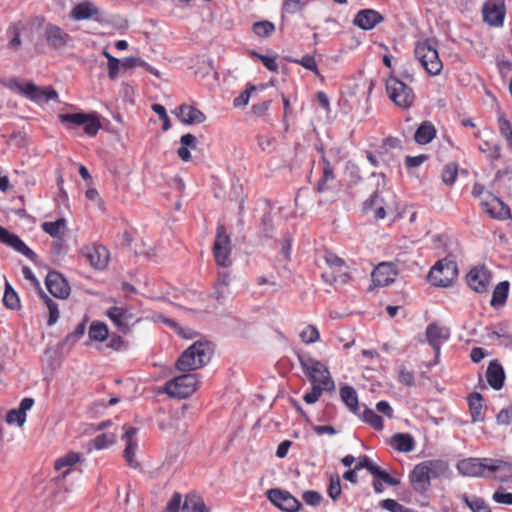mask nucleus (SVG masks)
Returning <instances> with one entry per match:
<instances>
[{
	"mask_svg": "<svg viewBox=\"0 0 512 512\" xmlns=\"http://www.w3.org/2000/svg\"><path fill=\"white\" fill-rule=\"evenodd\" d=\"M0 83L7 89L20 94L37 104L46 103L58 98L57 92L51 87H38L32 82H23L18 78L0 80Z\"/></svg>",
	"mask_w": 512,
	"mask_h": 512,
	"instance_id": "obj_1",
	"label": "nucleus"
},
{
	"mask_svg": "<svg viewBox=\"0 0 512 512\" xmlns=\"http://www.w3.org/2000/svg\"><path fill=\"white\" fill-rule=\"evenodd\" d=\"M211 354L210 342L206 340L195 341L177 360V369L184 372L199 369L209 362Z\"/></svg>",
	"mask_w": 512,
	"mask_h": 512,
	"instance_id": "obj_2",
	"label": "nucleus"
},
{
	"mask_svg": "<svg viewBox=\"0 0 512 512\" xmlns=\"http://www.w3.org/2000/svg\"><path fill=\"white\" fill-rule=\"evenodd\" d=\"M299 363L312 385L319 384L330 390L335 389V383L328 368L309 354L298 356Z\"/></svg>",
	"mask_w": 512,
	"mask_h": 512,
	"instance_id": "obj_3",
	"label": "nucleus"
},
{
	"mask_svg": "<svg viewBox=\"0 0 512 512\" xmlns=\"http://www.w3.org/2000/svg\"><path fill=\"white\" fill-rule=\"evenodd\" d=\"M415 57L421 66L431 76H437L441 73L443 64L439 58L436 47L430 40L420 41L414 49Z\"/></svg>",
	"mask_w": 512,
	"mask_h": 512,
	"instance_id": "obj_4",
	"label": "nucleus"
},
{
	"mask_svg": "<svg viewBox=\"0 0 512 512\" xmlns=\"http://www.w3.org/2000/svg\"><path fill=\"white\" fill-rule=\"evenodd\" d=\"M457 265L455 261L444 258L439 260L430 270L429 282L438 287H448L457 277Z\"/></svg>",
	"mask_w": 512,
	"mask_h": 512,
	"instance_id": "obj_5",
	"label": "nucleus"
},
{
	"mask_svg": "<svg viewBox=\"0 0 512 512\" xmlns=\"http://www.w3.org/2000/svg\"><path fill=\"white\" fill-rule=\"evenodd\" d=\"M386 91L390 100L400 108H409L414 102L413 90L395 76L386 80Z\"/></svg>",
	"mask_w": 512,
	"mask_h": 512,
	"instance_id": "obj_6",
	"label": "nucleus"
},
{
	"mask_svg": "<svg viewBox=\"0 0 512 512\" xmlns=\"http://www.w3.org/2000/svg\"><path fill=\"white\" fill-rule=\"evenodd\" d=\"M323 258L330 269L322 273L323 280L328 284H346L350 276L344 260L331 252H325Z\"/></svg>",
	"mask_w": 512,
	"mask_h": 512,
	"instance_id": "obj_7",
	"label": "nucleus"
},
{
	"mask_svg": "<svg viewBox=\"0 0 512 512\" xmlns=\"http://www.w3.org/2000/svg\"><path fill=\"white\" fill-rule=\"evenodd\" d=\"M198 385L196 374H183L165 384L164 392L170 397L186 398L194 393Z\"/></svg>",
	"mask_w": 512,
	"mask_h": 512,
	"instance_id": "obj_8",
	"label": "nucleus"
},
{
	"mask_svg": "<svg viewBox=\"0 0 512 512\" xmlns=\"http://www.w3.org/2000/svg\"><path fill=\"white\" fill-rule=\"evenodd\" d=\"M59 119L61 123L66 125L67 129H71L74 126H83L84 132L89 136H95L101 128L100 120L96 114H61Z\"/></svg>",
	"mask_w": 512,
	"mask_h": 512,
	"instance_id": "obj_9",
	"label": "nucleus"
},
{
	"mask_svg": "<svg viewBox=\"0 0 512 512\" xmlns=\"http://www.w3.org/2000/svg\"><path fill=\"white\" fill-rule=\"evenodd\" d=\"M214 257L218 265L227 267L230 265L231 244L230 237L223 224L217 226L216 238L214 242Z\"/></svg>",
	"mask_w": 512,
	"mask_h": 512,
	"instance_id": "obj_10",
	"label": "nucleus"
},
{
	"mask_svg": "<svg viewBox=\"0 0 512 512\" xmlns=\"http://www.w3.org/2000/svg\"><path fill=\"white\" fill-rule=\"evenodd\" d=\"M490 458H467L458 462L457 469L469 477H489Z\"/></svg>",
	"mask_w": 512,
	"mask_h": 512,
	"instance_id": "obj_11",
	"label": "nucleus"
},
{
	"mask_svg": "<svg viewBox=\"0 0 512 512\" xmlns=\"http://www.w3.org/2000/svg\"><path fill=\"white\" fill-rule=\"evenodd\" d=\"M469 287L480 294L487 293L491 283V273L484 265H477L470 269L466 276Z\"/></svg>",
	"mask_w": 512,
	"mask_h": 512,
	"instance_id": "obj_12",
	"label": "nucleus"
},
{
	"mask_svg": "<svg viewBox=\"0 0 512 512\" xmlns=\"http://www.w3.org/2000/svg\"><path fill=\"white\" fill-rule=\"evenodd\" d=\"M81 255L87 259L91 267L97 270L106 268L109 262L108 250L99 244L84 245L80 250Z\"/></svg>",
	"mask_w": 512,
	"mask_h": 512,
	"instance_id": "obj_13",
	"label": "nucleus"
},
{
	"mask_svg": "<svg viewBox=\"0 0 512 512\" xmlns=\"http://www.w3.org/2000/svg\"><path fill=\"white\" fill-rule=\"evenodd\" d=\"M106 316L122 332H128L138 320L134 319L131 310L124 306H113L106 311Z\"/></svg>",
	"mask_w": 512,
	"mask_h": 512,
	"instance_id": "obj_14",
	"label": "nucleus"
},
{
	"mask_svg": "<svg viewBox=\"0 0 512 512\" xmlns=\"http://www.w3.org/2000/svg\"><path fill=\"white\" fill-rule=\"evenodd\" d=\"M268 498L276 507L286 512H296L300 508L299 501L284 490L272 489L268 492Z\"/></svg>",
	"mask_w": 512,
	"mask_h": 512,
	"instance_id": "obj_15",
	"label": "nucleus"
},
{
	"mask_svg": "<svg viewBox=\"0 0 512 512\" xmlns=\"http://www.w3.org/2000/svg\"><path fill=\"white\" fill-rule=\"evenodd\" d=\"M450 337V331L444 326L437 324H430L426 329V338L429 345L434 349L436 359L440 355L441 346L448 341Z\"/></svg>",
	"mask_w": 512,
	"mask_h": 512,
	"instance_id": "obj_16",
	"label": "nucleus"
},
{
	"mask_svg": "<svg viewBox=\"0 0 512 512\" xmlns=\"http://www.w3.org/2000/svg\"><path fill=\"white\" fill-rule=\"evenodd\" d=\"M124 434L122 439L125 441L124 458L129 466L133 468L138 467V462L135 459L138 442L136 436L138 429L131 426H124Z\"/></svg>",
	"mask_w": 512,
	"mask_h": 512,
	"instance_id": "obj_17",
	"label": "nucleus"
},
{
	"mask_svg": "<svg viewBox=\"0 0 512 512\" xmlns=\"http://www.w3.org/2000/svg\"><path fill=\"white\" fill-rule=\"evenodd\" d=\"M388 196L393 199V195L391 193H387ZM393 206V201H387L380 194L379 191H376L369 200H367L364 204V209L366 211L372 210L374 212V217L377 219H383L386 216V210H391Z\"/></svg>",
	"mask_w": 512,
	"mask_h": 512,
	"instance_id": "obj_18",
	"label": "nucleus"
},
{
	"mask_svg": "<svg viewBox=\"0 0 512 512\" xmlns=\"http://www.w3.org/2000/svg\"><path fill=\"white\" fill-rule=\"evenodd\" d=\"M0 242L7 244L32 261L36 258V254L16 234L10 233L2 226H0Z\"/></svg>",
	"mask_w": 512,
	"mask_h": 512,
	"instance_id": "obj_19",
	"label": "nucleus"
},
{
	"mask_svg": "<svg viewBox=\"0 0 512 512\" xmlns=\"http://www.w3.org/2000/svg\"><path fill=\"white\" fill-rule=\"evenodd\" d=\"M397 271L389 262L380 263L372 272V282L375 286H387L394 282Z\"/></svg>",
	"mask_w": 512,
	"mask_h": 512,
	"instance_id": "obj_20",
	"label": "nucleus"
},
{
	"mask_svg": "<svg viewBox=\"0 0 512 512\" xmlns=\"http://www.w3.org/2000/svg\"><path fill=\"white\" fill-rule=\"evenodd\" d=\"M489 477L500 482H512V462L500 458H490Z\"/></svg>",
	"mask_w": 512,
	"mask_h": 512,
	"instance_id": "obj_21",
	"label": "nucleus"
},
{
	"mask_svg": "<svg viewBox=\"0 0 512 512\" xmlns=\"http://www.w3.org/2000/svg\"><path fill=\"white\" fill-rule=\"evenodd\" d=\"M174 113L186 125L201 124L206 120V116L202 111L188 104L179 106L175 109Z\"/></svg>",
	"mask_w": 512,
	"mask_h": 512,
	"instance_id": "obj_22",
	"label": "nucleus"
},
{
	"mask_svg": "<svg viewBox=\"0 0 512 512\" xmlns=\"http://www.w3.org/2000/svg\"><path fill=\"white\" fill-rule=\"evenodd\" d=\"M384 20L383 16L373 9H363L354 17L353 23L362 30H371Z\"/></svg>",
	"mask_w": 512,
	"mask_h": 512,
	"instance_id": "obj_23",
	"label": "nucleus"
},
{
	"mask_svg": "<svg viewBox=\"0 0 512 512\" xmlns=\"http://www.w3.org/2000/svg\"><path fill=\"white\" fill-rule=\"evenodd\" d=\"M483 17L486 23L499 27L503 25L505 9L502 2H488L483 8Z\"/></svg>",
	"mask_w": 512,
	"mask_h": 512,
	"instance_id": "obj_24",
	"label": "nucleus"
},
{
	"mask_svg": "<svg viewBox=\"0 0 512 512\" xmlns=\"http://www.w3.org/2000/svg\"><path fill=\"white\" fill-rule=\"evenodd\" d=\"M46 287L48 291L57 298H66L70 293V288L66 280L56 272L48 273L46 277Z\"/></svg>",
	"mask_w": 512,
	"mask_h": 512,
	"instance_id": "obj_25",
	"label": "nucleus"
},
{
	"mask_svg": "<svg viewBox=\"0 0 512 512\" xmlns=\"http://www.w3.org/2000/svg\"><path fill=\"white\" fill-rule=\"evenodd\" d=\"M481 205L493 218L506 219L510 216L509 208L497 197L490 196V200H481Z\"/></svg>",
	"mask_w": 512,
	"mask_h": 512,
	"instance_id": "obj_26",
	"label": "nucleus"
},
{
	"mask_svg": "<svg viewBox=\"0 0 512 512\" xmlns=\"http://www.w3.org/2000/svg\"><path fill=\"white\" fill-rule=\"evenodd\" d=\"M100 10L90 1L77 4L71 11V17L76 21L98 19Z\"/></svg>",
	"mask_w": 512,
	"mask_h": 512,
	"instance_id": "obj_27",
	"label": "nucleus"
},
{
	"mask_svg": "<svg viewBox=\"0 0 512 512\" xmlns=\"http://www.w3.org/2000/svg\"><path fill=\"white\" fill-rule=\"evenodd\" d=\"M187 408V405H183L181 408L174 410L171 414L164 416L158 422L159 428L168 434H172L175 430L180 429L177 422L184 416Z\"/></svg>",
	"mask_w": 512,
	"mask_h": 512,
	"instance_id": "obj_28",
	"label": "nucleus"
},
{
	"mask_svg": "<svg viewBox=\"0 0 512 512\" xmlns=\"http://www.w3.org/2000/svg\"><path fill=\"white\" fill-rule=\"evenodd\" d=\"M411 483L415 490H426L430 485V478L428 476L424 462L417 464L410 475Z\"/></svg>",
	"mask_w": 512,
	"mask_h": 512,
	"instance_id": "obj_29",
	"label": "nucleus"
},
{
	"mask_svg": "<svg viewBox=\"0 0 512 512\" xmlns=\"http://www.w3.org/2000/svg\"><path fill=\"white\" fill-rule=\"evenodd\" d=\"M486 377L489 385L495 389L500 390L503 387L505 374L503 367L496 361H492L486 372Z\"/></svg>",
	"mask_w": 512,
	"mask_h": 512,
	"instance_id": "obj_30",
	"label": "nucleus"
},
{
	"mask_svg": "<svg viewBox=\"0 0 512 512\" xmlns=\"http://www.w3.org/2000/svg\"><path fill=\"white\" fill-rule=\"evenodd\" d=\"M41 228L51 237L61 240L67 230V221L64 218H60L52 222H43Z\"/></svg>",
	"mask_w": 512,
	"mask_h": 512,
	"instance_id": "obj_31",
	"label": "nucleus"
},
{
	"mask_svg": "<svg viewBox=\"0 0 512 512\" xmlns=\"http://www.w3.org/2000/svg\"><path fill=\"white\" fill-rule=\"evenodd\" d=\"M81 460V454H79L78 452L70 451L56 459L54 463V468L57 471H61L62 469L66 468V470L63 471V475L66 476L69 473L70 468L75 464L79 463Z\"/></svg>",
	"mask_w": 512,
	"mask_h": 512,
	"instance_id": "obj_32",
	"label": "nucleus"
},
{
	"mask_svg": "<svg viewBox=\"0 0 512 512\" xmlns=\"http://www.w3.org/2000/svg\"><path fill=\"white\" fill-rule=\"evenodd\" d=\"M436 136L434 125L429 122H423L415 132L414 140L421 145L430 143Z\"/></svg>",
	"mask_w": 512,
	"mask_h": 512,
	"instance_id": "obj_33",
	"label": "nucleus"
},
{
	"mask_svg": "<svg viewBox=\"0 0 512 512\" xmlns=\"http://www.w3.org/2000/svg\"><path fill=\"white\" fill-rule=\"evenodd\" d=\"M231 282V276L229 273H221L215 282L213 296L216 300L222 301L228 295H230L229 285Z\"/></svg>",
	"mask_w": 512,
	"mask_h": 512,
	"instance_id": "obj_34",
	"label": "nucleus"
},
{
	"mask_svg": "<svg viewBox=\"0 0 512 512\" xmlns=\"http://www.w3.org/2000/svg\"><path fill=\"white\" fill-rule=\"evenodd\" d=\"M116 442V435L112 432L102 433L94 437L88 444V452L92 450H103Z\"/></svg>",
	"mask_w": 512,
	"mask_h": 512,
	"instance_id": "obj_35",
	"label": "nucleus"
},
{
	"mask_svg": "<svg viewBox=\"0 0 512 512\" xmlns=\"http://www.w3.org/2000/svg\"><path fill=\"white\" fill-rule=\"evenodd\" d=\"M180 144L177 153L181 160L187 162L191 159L190 149L194 150L196 148L197 140L196 137L192 134H184L180 138Z\"/></svg>",
	"mask_w": 512,
	"mask_h": 512,
	"instance_id": "obj_36",
	"label": "nucleus"
},
{
	"mask_svg": "<svg viewBox=\"0 0 512 512\" xmlns=\"http://www.w3.org/2000/svg\"><path fill=\"white\" fill-rule=\"evenodd\" d=\"M509 292V282L502 281L496 285L493 290L490 304L494 308L501 307L505 304Z\"/></svg>",
	"mask_w": 512,
	"mask_h": 512,
	"instance_id": "obj_37",
	"label": "nucleus"
},
{
	"mask_svg": "<svg viewBox=\"0 0 512 512\" xmlns=\"http://www.w3.org/2000/svg\"><path fill=\"white\" fill-rule=\"evenodd\" d=\"M391 444L396 450L404 453L411 452L414 449V440L408 434L398 433L393 435Z\"/></svg>",
	"mask_w": 512,
	"mask_h": 512,
	"instance_id": "obj_38",
	"label": "nucleus"
},
{
	"mask_svg": "<svg viewBox=\"0 0 512 512\" xmlns=\"http://www.w3.org/2000/svg\"><path fill=\"white\" fill-rule=\"evenodd\" d=\"M340 396L347 407L355 414H358V397L356 390L351 386H343L340 389Z\"/></svg>",
	"mask_w": 512,
	"mask_h": 512,
	"instance_id": "obj_39",
	"label": "nucleus"
},
{
	"mask_svg": "<svg viewBox=\"0 0 512 512\" xmlns=\"http://www.w3.org/2000/svg\"><path fill=\"white\" fill-rule=\"evenodd\" d=\"M68 35L57 26L46 28L47 41L54 47H61L66 44Z\"/></svg>",
	"mask_w": 512,
	"mask_h": 512,
	"instance_id": "obj_40",
	"label": "nucleus"
},
{
	"mask_svg": "<svg viewBox=\"0 0 512 512\" xmlns=\"http://www.w3.org/2000/svg\"><path fill=\"white\" fill-rule=\"evenodd\" d=\"M483 399L481 394L473 393L468 398L469 408L471 412V417L474 422L483 421L484 416L482 414L483 408Z\"/></svg>",
	"mask_w": 512,
	"mask_h": 512,
	"instance_id": "obj_41",
	"label": "nucleus"
},
{
	"mask_svg": "<svg viewBox=\"0 0 512 512\" xmlns=\"http://www.w3.org/2000/svg\"><path fill=\"white\" fill-rule=\"evenodd\" d=\"M89 339L92 341L103 342L109 335L108 327L100 321H93L89 327Z\"/></svg>",
	"mask_w": 512,
	"mask_h": 512,
	"instance_id": "obj_42",
	"label": "nucleus"
},
{
	"mask_svg": "<svg viewBox=\"0 0 512 512\" xmlns=\"http://www.w3.org/2000/svg\"><path fill=\"white\" fill-rule=\"evenodd\" d=\"M430 480L444 475L448 471V464L441 460L424 461Z\"/></svg>",
	"mask_w": 512,
	"mask_h": 512,
	"instance_id": "obj_43",
	"label": "nucleus"
},
{
	"mask_svg": "<svg viewBox=\"0 0 512 512\" xmlns=\"http://www.w3.org/2000/svg\"><path fill=\"white\" fill-rule=\"evenodd\" d=\"M360 416L364 422L371 425L374 429H383V419L379 415H377L372 409L365 408Z\"/></svg>",
	"mask_w": 512,
	"mask_h": 512,
	"instance_id": "obj_44",
	"label": "nucleus"
},
{
	"mask_svg": "<svg viewBox=\"0 0 512 512\" xmlns=\"http://www.w3.org/2000/svg\"><path fill=\"white\" fill-rule=\"evenodd\" d=\"M498 126L501 135L506 139L507 144L512 149V124L504 115L500 114L498 116Z\"/></svg>",
	"mask_w": 512,
	"mask_h": 512,
	"instance_id": "obj_45",
	"label": "nucleus"
},
{
	"mask_svg": "<svg viewBox=\"0 0 512 512\" xmlns=\"http://www.w3.org/2000/svg\"><path fill=\"white\" fill-rule=\"evenodd\" d=\"M163 322L172 327L174 331L183 339H193L197 335L193 329L189 327H182L173 320L164 318Z\"/></svg>",
	"mask_w": 512,
	"mask_h": 512,
	"instance_id": "obj_46",
	"label": "nucleus"
},
{
	"mask_svg": "<svg viewBox=\"0 0 512 512\" xmlns=\"http://www.w3.org/2000/svg\"><path fill=\"white\" fill-rule=\"evenodd\" d=\"M463 500L472 512H491L485 502L476 496L468 497L464 495Z\"/></svg>",
	"mask_w": 512,
	"mask_h": 512,
	"instance_id": "obj_47",
	"label": "nucleus"
},
{
	"mask_svg": "<svg viewBox=\"0 0 512 512\" xmlns=\"http://www.w3.org/2000/svg\"><path fill=\"white\" fill-rule=\"evenodd\" d=\"M4 304L10 309H16L19 307V298L17 293L12 289L10 284L6 282L5 292L3 296Z\"/></svg>",
	"mask_w": 512,
	"mask_h": 512,
	"instance_id": "obj_48",
	"label": "nucleus"
},
{
	"mask_svg": "<svg viewBox=\"0 0 512 512\" xmlns=\"http://www.w3.org/2000/svg\"><path fill=\"white\" fill-rule=\"evenodd\" d=\"M300 338L303 342L307 344L315 343L320 338V333L317 329V327L313 325H307L301 332H300Z\"/></svg>",
	"mask_w": 512,
	"mask_h": 512,
	"instance_id": "obj_49",
	"label": "nucleus"
},
{
	"mask_svg": "<svg viewBox=\"0 0 512 512\" xmlns=\"http://www.w3.org/2000/svg\"><path fill=\"white\" fill-rule=\"evenodd\" d=\"M291 62L300 64L305 69L314 73L315 76L320 77V72L317 67V63L313 56L305 55L301 59H291Z\"/></svg>",
	"mask_w": 512,
	"mask_h": 512,
	"instance_id": "obj_50",
	"label": "nucleus"
},
{
	"mask_svg": "<svg viewBox=\"0 0 512 512\" xmlns=\"http://www.w3.org/2000/svg\"><path fill=\"white\" fill-rule=\"evenodd\" d=\"M182 512H208L204 502L201 499H186Z\"/></svg>",
	"mask_w": 512,
	"mask_h": 512,
	"instance_id": "obj_51",
	"label": "nucleus"
},
{
	"mask_svg": "<svg viewBox=\"0 0 512 512\" xmlns=\"http://www.w3.org/2000/svg\"><path fill=\"white\" fill-rule=\"evenodd\" d=\"M457 165L455 163L447 164L442 171V181L446 185H452L457 178Z\"/></svg>",
	"mask_w": 512,
	"mask_h": 512,
	"instance_id": "obj_52",
	"label": "nucleus"
},
{
	"mask_svg": "<svg viewBox=\"0 0 512 512\" xmlns=\"http://www.w3.org/2000/svg\"><path fill=\"white\" fill-rule=\"evenodd\" d=\"M324 391H331V390L328 389V388H324V386L319 385V384L312 385L311 392L306 393L303 396V400L307 404H314V403H316L318 401V399L320 398V396L322 395V393Z\"/></svg>",
	"mask_w": 512,
	"mask_h": 512,
	"instance_id": "obj_53",
	"label": "nucleus"
},
{
	"mask_svg": "<svg viewBox=\"0 0 512 512\" xmlns=\"http://www.w3.org/2000/svg\"><path fill=\"white\" fill-rule=\"evenodd\" d=\"M26 421V415L19 409H11L6 414V422L21 427Z\"/></svg>",
	"mask_w": 512,
	"mask_h": 512,
	"instance_id": "obj_54",
	"label": "nucleus"
},
{
	"mask_svg": "<svg viewBox=\"0 0 512 512\" xmlns=\"http://www.w3.org/2000/svg\"><path fill=\"white\" fill-rule=\"evenodd\" d=\"M371 474L390 486H397L400 484L399 479L391 477L385 470H382L378 465L375 466Z\"/></svg>",
	"mask_w": 512,
	"mask_h": 512,
	"instance_id": "obj_55",
	"label": "nucleus"
},
{
	"mask_svg": "<svg viewBox=\"0 0 512 512\" xmlns=\"http://www.w3.org/2000/svg\"><path fill=\"white\" fill-rule=\"evenodd\" d=\"M253 31L257 36L267 37L274 31V25L271 22H257L253 25Z\"/></svg>",
	"mask_w": 512,
	"mask_h": 512,
	"instance_id": "obj_56",
	"label": "nucleus"
},
{
	"mask_svg": "<svg viewBox=\"0 0 512 512\" xmlns=\"http://www.w3.org/2000/svg\"><path fill=\"white\" fill-rule=\"evenodd\" d=\"M328 495L332 500H337L341 495V481L339 476H331L328 486Z\"/></svg>",
	"mask_w": 512,
	"mask_h": 512,
	"instance_id": "obj_57",
	"label": "nucleus"
},
{
	"mask_svg": "<svg viewBox=\"0 0 512 512\" xmlns=\"http://www.w3.org/2000/svg\"><path fill=\"white\" fill-rule=\"evenodd\" d=\"M256 89H257L256 86L251 85L246 90H244L239 96H237L233 100L234 107L240 108V107H245L246 105H248L251 94Z\"/></svg>",
	"mask_w": 512,
	"mask_h": 512,
	"instance_id": "obj_58",
	"label": "nucleus"
},
{
	"mask_svg": "<svg viewBox=\"0 0 512 512\" xmlns=\"http://www.w3.org/2000/svg\"><path fill=\"white\" fill-rule=\"evenodd\" d=\"M45 298H46V305L49 310L48 325L52 326L57 322V320L59 318V310H58L57 304L53 300H51L47 296H45Z\"/></svg>",
	"mask_w": 512,
	"mask_h": 512,
	"instance_id": "obj_59",
	"label": "nucleus"
},
{
	"mask_svg": "<svg viewBox=\"0 0 512 512\" xmlns=\"http://www.w3.org/2000/svg\"><path fill=\"white\" fill-rule=\"evenodd\" d=\"M380 506L389 512H405V507L394 499H385L380 502Z\"/></svg>",
	"mask_w": 512,
	"mask_h": 512,
	"instance_id": "obj_60",
	"label": "nucleus"
},
{
	"mask_svg": "<svg viewBox=\"0 0 512 512\" xmlns=\"http://www.w3.org/2000/svg\"><path fill=\"white\" fill-rule=\"evenodd\" d=\"M493 500L496 503L512 505V493L507 492L504 489H499L494 492Z\"/></svg>",
	"mask_w": 512,
	"mask_h": 512,
	"instance_id": "obj_61",
	"label": "nucleus"
},
{
	"mask_svg": "<svg viewBox=\"0 0 512 512\" xmlns=\"http://www.w3.org/2000/svg\"><path fill=\"white\" fill-rule=\"evenodd\" d=\"M259 59L262 61L263 65L272 72L278 71V64L276 62V58L273 56L261 55L257 54Z\"/></svg>",
	"mask_w": 512,
	"mask_h": 512,
	"instance_id": "obj_62",
	"label": "nucleus"
},
{
	"mask_svg": "<svg viewBox=\"0 0 512 512\" xmlns=\"http://www.w3.org/2000/svg\"><path fill=\"white\" fill-rule=\"evenodd\" d=\"M398 379L402 384L407 385V386H412L414 384L413 373L404 368L399 370Z\"/></svg>",
	"mask_w": 512,
	"mask_h": 512,
	"instance_id": "obj_63",
	"label": "nucleus"
},
{
	"mask_svg": "<svg viewBox=\"0 0 512 512\" xmlns=\"http://www.w3.org/2000/svg\"><path fill=\"white\" fill-rule=\"evenodd\" d=\"M181 500V495L179 493H175L167 504L166 512H178Z\"/></svg>",
	"mask_w": 512,
	"mask_h": 512,
	"instance_id": "obj_64",
	"label": "nucleus"
}]
</instances>
